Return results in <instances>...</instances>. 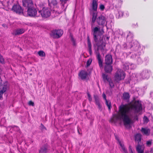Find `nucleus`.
<instances>
[{
  "label": "nucleus",
  "instance_id": "obj_46",
  "mask_svg": "<svg viewBox=\"0 0 153 153\" xmlns=\"http://www.w3.org/2000/svg\"><path fill=\"white\" fill-rule=\"evenodd\" d=\"M150 152L151 153H153V148H152L151 149V150Z\"/></svg>",
  "mask_w": 153,
  "mask_h": 153
},
{
  "label": "nucleus",
  "instance_id": "obj_17",
  "mask_svg": "<svg viewBox=\"0 0 153 153\" xmlns=\"http://www.w3.org/2000/svg\"><path fill=\"white\" fill-rule=\"evenodd\" d=\"M141 137L142 135L138 133L136 134L134 136L135 143H143V142L141 141Z\"/></svg>",
  "mask_w": 153,
  "mask_h": 153
},
{
  "label": "nucleus",
  "instance_id": "obj_6",
  "mask_svg": "<svg viewBox=\"0 0 153 153\" xmlns=\"http://www.w3.org/2000/svg\"><path fill=\"white\" fill-rule=\"evenodd\" d=\"M92 6L93 9L94 10L92 15V25H93V24L95 21L97 14V3L96 0H93Z\"/></svg>",
  "mask_w": 153,
  "mask_h": 153
},
{
  "label": "nucleus",
  "instance_id": "obj_18",
  "mask_svg": "<svg viewBox=\"0 0 153 153\" xmlns=\"http://www.w3.org/2000/svg\"><path fill=\"white\" fill-rule=\"evenodd\" d=\"M116 138L119 144L121 147L122 149V152L123 153H128L127 149H126L124 146V144L121 143V142L120 140L117 137Z\"/></svg>",
  "mask_w": 153,
  "mask_h": 153
},
{
  "label": "nucleus",
  "instance_id": "obj_3",
  "mask_svg": "<svg viewBox=\"0 0 153 153\" xmlns=\"http://www.w3.org/2000/svg\"><path fill=\"white\" fill-rule=\"evenodd\" d=\"M124 71L120 69H118L116 72L114 78V80L113 81L110 80L109 81L110 86H114L118 85L120 81L123 80L125 77Z\"/></svg>",
  "mask_w": 153,
  "mask_h": 153
},
{
  "label": "nucleus",
  "instance_id": "obj_45",
  "mask_svg": "<svg viewBox=\"0 0 153 153\" xmlns=\"http://www.w3.org/2000/svg\"><path fill=\"white\" fill-rule=\"evenodd\" d=\"M132 34L131 33H130V32H129V33L128 35V36H132Z\"/></svg>",
  "mask_w": 153,
  "mask_h": 153
},
{
  "label": "nucleus",
  "instance_id": "obj_21",
  "mask_svg": "<svg viewBox=\"0 0 153 153\" xmlns=\"http://www.w3.org/2000/svg\"><path fill=\"white\" fill-rule=\"evenodd\" d=\"M57 1L56 0H52L51 3H49V5L51 7H52L54 9H56L57 7Z\"/></svg>",
  "mask_w": 153,
  "mask_h": 153
},
{
  "label": "nucleus",
  "instance_id": "obj_9",
  "mask_svg": "<svg viewBox=\"0 0 153 153\" xmlns=\"http://www.w3.org/2000/svg\"><path fill=\"white\" fill-rule=\"evenodd\" d=\"M136 148L138 153H144L145 147L143 142L137 143Z\"/></svg>",
  "mask_w": 153,
  "mask_h": 153
},
{
  "label": "nucleus",
  "instance_id": "obj_28",
  "mask_svg": "<svg viewBox=\"0 0 153 153\" xmlns=\"http://www.w3.org/2000/svg\"><path fill=\"white\" fill-rule=\"evenodd\" d=\"M105 104L108 107V109L109 110H110L111 108V102L110 101H108L106 100L105 101Z\"/></svg>",
  "mask_w": 153,
  "mask_h": 153
},
{
  "label": "nucleus",
  "instance_id": "obj_20",
  "mask_svg": "<svg viewBox=\"0 0 153 153\" xmlns=\"http://www.w3.org/2000/svg\"><path fill=\"white\" fill-rule=\"evenodd\" d=\"M141 131L143 134L147 136L149 135L150 133V131L149 129L146 128H141Z\"/></svg>",
  "mask_w": 153,
  "mask_h": 153
},
{
  "label": "nucleus",
  "instance_id": "obj_42",
  "mask_svg": "<svg viewBox=\"0 0 153 153\" xmlns=\"http://www.w3.org/2000/svg\"><path fill=\"white\" fill-rule=\"evenodd\" d=\"M100 8L101 10H102L104 9V6L103 5L101 4L100 5Z\"/></svg>",
  "mask_w": 153,
  "mask_h": 153
},
{
  "label": "nucleus",
  "instance_id": "obj_41",
  "mask_svg": "<svg viewBox=\"0 0 153 153\" xmlns=\"http://www.w3.org/2000/svg\"><path fill=\"white\" fill-rule=\"evenodd\" d=\"M129 151L130 152V153H135L133 152L132 149L131 148V146H130L129 147Z\"/></svg>",
  "mask_w": 153,
  "mask_h": 153
},
{
  "label": "nucleus",
  "instance_id": "obj_31",
  "mask_svg": "<svg viewBox=\"0 0 153 153\" xmlns=\"http://www.w3.org/2000/svg\"><path fill=\"white\" fill-rule=\"evenodd\" d=\"M38 53L39 55L41 57H44L45 56V53L43 51H39L38 52Z\"/></svg>",
  "mask_w": 153,
  "mask_h": 153
},
{
  "label": "nucleus",
  "instance_id": "obj_39",
  "mask_svg": "<svg viewBox=\"0 0 153 153\" xmlns=\"http://www.w3.org/2000/svg\"><path fill=\"white\" fill-rule=\"evenodd\" d=\"M71 40L72 42L73 45H75V40L72 36H71Z\"/></svg>",
  "mask_w": 153,
  "mask_h": 153
},
{
  "label": "nucleus",
  "instance_id": "obj_44",
  "mask_svg": "<svg viewBox=\"0 0 153 153\" xmlns=\"http://www.w3.org/2000/svg\"><path fill=\"white\" fill-rule=\"evenodd\" d=\"M131 82H132V80H131L129 81H128L127 82H126V84H125V85H128V83H131Z\"/></svg>",
  "mask_w": 153,
  "mask_h": 153
},
{
  "label": "nucleus",
  "instance_id": "obj_27",
  "mask_svg": "<svg viewBox=\"0 0 153 153\" xmlns=\"http://www.w3.org/2000/svg\"><path fill=\"white\" fill-rule=\"evenodd\" d=\"M61 1V2L62 4V9L63 10V11L65 10V9L66 7V6H65V4L67 1L68 0H60Z\"/></svg>",
  "mask_w": 153,
  "mask_h": 153
},
{
  "label": "nucleus",
  "instance_id": "obj_25",
  "mask_svg": "<svg viewBox=\"0 0 153 153\" xmlns=\"http://www.w3.org/2000/svg\"><path fill=\"white\" fill-rule=\"evenodd\" d=\"M94 97L95 99V103L98 106V108L99 109H101L102 105L98 100L95 96H94Z\"/></svg>",
  "mask_w": 153,
  "mask_h": 153
},
{
  "label": "nucleus",
  "instance_id": "obj_36",
  "mask_svg": "<svg viewBox=\"0 0 153 153\" xmlns=\"http://www.w3.org/2000/svg\"><path fill=\"white\" fill-rule=\"evenodd\" d=\"M152 140L147 141L146 142V144L147 146H150L152 143Z\"/></svg>",
  "mask_w": 153,
  "mask_h": 153
},
{
  "label": "nucleus",
  "instance_id": "obj_14",
  "mask_svg": "<svg viewBox=\"0 0 153 153\" xmlns=\"http://www.w3.org/2000/svg\"><path fill=\"white\" fill-rule=\"evenodd\" d=\"M79 77L82 79H85L88 76V73L86 71L82 70L79 73Z\"/></svg>",
  "mask_w": 153,
  "mask_h": 153
},
{
  "label": "nucleus",
  "instance_id": "obj_1",
  "mask_svg": "<svg viewBox=\"0 0 153 153\" xmlns=\"http://www.w3.org/2000/svg\"><path fill=\"white\" fill-rule=\"evenodd\" d=\"M142 109L141 102L139 100L135 101L133 103L128 104L121 105L119 107L117 114H113L110 120L111 123H116L119 119H123L124 125H130L131 123V120L127 114L131 110H133L135 113H138Z\"/></svg>",
  "mask_w": 153,
  "mask_h": 153
},
{
  "label": "nucleus",
  "instance_id": "obj_15",
  "mask_svg": "<svg viewBox=\"0 0 153 153\" xmlns=\"http://www.w3.org/2000/svg\"><path fill=\"white\" fill-rule=\"evenodd\" d=\"M112 62V56L110 55H107L105 57V62L106 65H111Z\"/></svg>",
  "mask_w": 153,
  "mask_h": 153
},
{
  "label": "nucleus",
  "instance_id": "obj_22",
  "mask_svg": "<svg viewBox=\"0 0 153 153\" xmlns=\"http://www.w3.org/2000/svg\"><path fill=\"white\" fill-rule=\"evenodd\" d=\"M105 71L107 73L111 72L112 70V67L110 65H106L105 68Z\"/></svg>",
  "mask_w": 153,
  "mask_h": 153
},
{
  "label": "nucleus",
  "instance_id": "obj_19",
  "mask_svg": "<svg viewBox=\"0 0 153 153\" xmlns=\"http://www.w3.org/2000/svg\"><path fill=\"white\" fill-rule=\"evenodd\" d=\"M134 65L133 64L130 65L128 63H126L124 64L123 65V68L125 70L128 69L129 68L130 69H133Z\"/></svg>",
  "mask_w": 153,
  "mask_h": 153
},
{
  "label": "nucleus",
  "instance_id": "obj_29",
  "mask_svg": "<svg viewBox=\"0 0 153 153\" xmlns=\"http://www.w3.org/2000/svg\"><path fill=\"white\" fill-rule=\"evenodd\" d=\"M123 98L124 100H127L129 98V94L128 93H124L123 94Z\"/></svg>",
  "mask_w": 153,
  "mask_h": 153
},
{
  "label": "nucleus",
  "instance_id": "obj_7",
  "mask_svg": "<svg viewBox=\"0 0 153 153\" xmlns=\"http://www.w3.org/2000/svg\"><path fill=\"white\" fill-rule=\"evenodd\" d=\"M27 13L30 16L38 17L39 16V11L37 12L36 9L33 6L28 9Z\"/></svg>",
  "mask_w": 153,
  "mask_h": 153
},
{
  "label": "nucleus",
  "instance_id": "obj_2",
  "mask_svg": "<svg viewBox=\"0 0 153 153\" xmlns=\"http://www.w3.org/2000/svg\"><path fill=\"white\" fill-rule=\"evenodd\" d=\"M93 35L95 41L97 42V51L104 50L105 46V43H103L102 39H101L102 35L103 33V30L100 28L95 27L93 30Z\"/></svg>",
  "mask_w": 153,
  "mask_h": 153
},
{
  "label": "nucleus",
  "instance_id": "obj_47",
  "mask_svg": "<svg viewBox=\"0 0 153 153\" xmlns=\"http://www.w3.org/2000/svg\"><path fill=\"white\" fill-rule=\"evenodd\" d=\"M77 131H78V133H79V134H80V132H79V129H77Z\"/></svg>",
  "mask_w": 153,
  "mask_h": 153
},
{
  "label": "nucleus",
  "instance_id": "obj_11",
  "mask_svg": "<svg viewBox=\"0 0 153 153\" xmlns=\"http://www.w3.org/2000/svg\"><path fill=\"white\" fill-rule=\"evenodd\" d=\"M97 22L100 25L104 26L106 25V19L104 16H100L97 19Z\"/></svg>",
  "mask_w": 153,
  "mask_h": 153
},
{
  "label": "nucleus",
  "instance_id": "obj_38",
  "mask_svg": "<svg viewBox=\"0 0 153 153\" xmlns=\"http://www.w3.org/2000/svg\"><path fill=\"white\" fill-rule=\"evenodd\" d=\"M143 120L145 122H146V123H147L149 121V119L146 116H144L143 118Z\"/></svg>",
  "mask_w": 153,
  "mask_h": 153
},
{
  "label": "nucleus",
  "instance_id": "obj_10",
  "mask_svg": "<svg viewBox=\"0 0 153 153\" xmlns=\"http://www.w3.org/2000/svg\"><path fill=\"white\" fill-rule=\"evenodd\" d=\"M12 10L18 14H21L23 13V10L21 7L19 5H14L12 8Z\"/></svg>",
  "mask_w": 153,
  "mask_h": 153
},
{
  "label": "nucleus",
  "instance_id": "obj_48",
  "mask_svg": "<svg viewBox=\"0 0 153 153\" xmlns=\"http://www.w3.org/2000/svg\"><path fill=\"white\" fill-rule=\"evenodd\" d=\"M126 15H127V16H128L129 15V13H128V14H127Z\"/></svg>",
  "mask_w": 153,
  "mask_h": 153
},
{
  "label": "nucleus",
  "instance_id": "obj_35",
  "mask_svg": "<svg viewBox=\"0 0 153 153\" xmlns=\"http://www.w3.org/2000/svg\"><path fill=\"white\" fill-rule=\"evenodd\" d=\"M87 94L89 100L90 102L92 100V99L91 97V96L89 94V92L88 91L87 92Z\"/></svg>",
  "mask_w": 153,
  "mask_h": 153
},
{
  "label": "nucleus",
  "instance_id": "obj_8",
  "mask_svg": "<svg viewBox=\"0 0 153 153\" xmlns=\"http://www.w3.org/2000/svg\"><path fill=\"white\" fill-rule=\"evenodd\" d=\"M63 31L61 30H54L51 31L50 35L53 38L58 39L63 34Z\"/></svg>",
  "mask_w": 153,
  "mask_h": 153
},
{
  "label": "nucleus",
  "instance_id": "obj_37",
  "mask_svg": "<svg viewBox=\"0 0 153 153\" xmlns=\"http://www.w3.org/2000/svg\"><path fill=\"white\" fill-rule=\"evenodd\" d=\"M28 104L30 106H33L34 105V102L31 100H30Z\"/></svg>",
  "mask_w": 153,
  "mask_h": 153
},
{
  "label": "nucleus",
  "instance_id": "obj_33",
  "mask_svg": "<svg viewBox=\"0 0 153 153\" xmlns=\"http://www.w3.org/2000/svg\"><path fill=\"white\" fill-rule=\"evenodd\" d=\"M92 61L91 59H89L87 62V66H89L90 65Z\"/></svg>",
  "mask_w": 153,
  "mask_h": 153
},
{
  "label": "nucleus",
  "instance_id": "obj_23",
  "mask_svg": "<svg viewBox=\"0 0 153 153\" xmlns=\"http://www.w3.org/2000/svg\"><path fill=\"white\" fill-rule=\"evenodd\" d=\"M88 48L89 53L90 55L92 53L91 43L90 42L89 36L87 37Z\"/></svg>",
  "mask_w": 153,
  "mask_h": 153
},
{
  "label": "nucleus",
  "instance_id": "obj_13",
  "mask_svg": "<svg viewBox=\"0 0 153 153\" xmlns=\"http://www.w3.org/2000/svg\"><path fill=\"white\" fill-rule=\"evenodd\" d=\"M97 57L98 61V63L100 68H102V60L101 59V56L98 51H96Z\"/></svg>",
  "mask_w": 153,
  "mask_h": 153
},
{
  "label": "nucleus",
  "instance_id": "obj_12",
  "mask_svg": "<svg viewBox=\"0 0 153 153\" xmlns=\"http://www.w3.org/2000/svg\"><path fill=\"white\" fill-rule=\"evenodd\" d=\"M23 5L27 7L28 8L33 6V4L32 0H23Z\"/></svg>",
  "mask_w": 153,
  "mask_h": 153
},
{
  "label": "nucleus",
  "instance_id": "obj_43",
  "mask_svg": "<svg viewBox=\"0 0 153 153\" xmlns=\"http://www.w3.org/2000/svg\"><path fill=\"white\" fill-rule=\"evenodd\" d=\"M102 97H103V98L105 100V101H106V100H107L106 99V95L104 93H103V94H102Z\"/></svg>",
  "mask_w": 153,
  "mask_h": 153
},
{
  "label": "nucleus",
  "instance_id": "obj_16",
  "mask_svg": "<svg viewBox=\"0 0 153 153\" xmlns=\"http://www.w3.org/2000/svg\"><path fill=\"white\" fill-rule=\"evenodd\" d=\"M25 32V30L22 28H19L13 31L12 34L14 35H19Z\"/></svg>",
  "mask_w": 153,
  "mask_h": 153
},
{
  "label": "nucleus",
  "instance_id": "obj_4",
  "mask_svg": "<svg viewBox=\"0 0 153 153\" xmlns=\"http://www.w3.org/2000/svg\"><path fill=\"white\" fill-rule=\"evenodd\" d=\"M151 72L147 70H144L140 74L134 73L132 75V79L137 80L138 79H148L151 74Z\"/></svg>",
  "mask_w": 153,
  "mask_h": 153
},
{
  "label": "nucleus",
  "instance_id": "obj_34",
  "mask_svg": "<svg viewBox=\"0 0 153 153\" xmlns=\"http://www.w3.org/2000/svg\"><path fill=\"white\" fill-rule=\"evenodd\" d=\"M40 128L41 130L42 131L46 130V128L44 126V125L42 123L41 124Z\"/></svg>",
  "mask_w": 153,
  "mask_h": 153
},
{
  "label": "nucleus",
  "instance_id": "obj_32",
  "mask_svg": "<svg viewBox=\"0 0 153 153\" xmlns=\"http://www.w3.org/2000/svg\"><path fill=\"white\" fill-rule=\"evenodd\" d=\"M0 62L2 64L5 63L4 59L2 56L0 54Z\"/></svg>",
  "mask_w": 153,
  "mask_h": 153
},
{
  "label": "nucleus",
  "instance_id": "obj_26",
  "mask_svg": "<svg viewBox=\"0 0 153 153\" xmlns=\"http://www.w3.org/2000/svg\"><path fill=\"white\" fill-rule=\"evenodd\" d=\"M47 151V147L45 146L41 148L39 151V153H46Z\"/></svg>",
  "mask_w": 153,
  "mask_h": 153
},
{
  "label": "nucleus",
  "instance_id": "obj_24",
  "mask_svg": "<svg viewBox=\"0 0 153 153\" xmlns=\"http://www.w3.org/2000/svg\"><path fill=\"white\" fill-rule=\"evenodd\" d=\"M7 90V87H3V89L0 91V100L2 99V95L3 93L6 91Z\"/></svg>",
  "mask_w": 153,
  "mask_h": 153
},
{
  "label": "nucleus",
  "instance_id": "obj_5",
  "mask_svg": "<svg viewBox=\"0 0 153 153\" xmlns=\"http://www.w3.org/2000/svg\"><path fill=\"white\" fill-rule=\"evenodd\" d=\"M51 9L48 7L42 6L39 10V16L41 15L43 18H48L51 15Z\"/></svg>",
  "mask_w": 153,
  "mask_h": 153
},
{
  "label": "nucleus",
  "instance_id": "obj_30",
  "mask_svg": "<svg viewBox=\"0 0 153 153\" xmlns=\"http://www.w3.org/2000/svg\"><path fill=\"white\" fill-rule=\"evenodd\" d=\"M123 12L121 10L118 11V13L116 14V16L118 18L122 17L123 15Z\"/></svg>",
  "mask_w": 153,
  "mask_h": 153
},
{
  "label": "nucleus",
  "instance_id": "obj_40",
  "mask_svg": "<svg viewBox=\"0 0 153 153\" xmlns=\"http://www.w3.org/2000/svg\"><path fill=\"white\" fill-rule=\"evenodd\" d=\"M51 10L53 11V13H55V15H57L58 14H59V13L57 12V10H56L55 9H52Z\"/></svg>",
  "mask_w": 153,
  "mask_h": 153
}]
</instances>
